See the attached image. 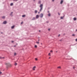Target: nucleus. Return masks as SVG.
Returning <instances> with one entry per match:
<instances>
[{
    "instance_id": "f257e3e1",
    "label": "nucleus",
    "mask_w": 77,
    "mask_h": 77,
    "mask_svg": "<svg viewBox=\"0 0 77 77\" xmlns=\"http://www.w3.org/2000/svg\"><path fill=\"white\" fill-rule=\"evenodd\" d=\"M6 65L7 66V68H8L9 66H10V67L12 66V64H10V63H6Z\"/></svg>"
},
{
    "instance_id": "f03ea898",
    "label": "nucleus",
    "mask_w": 77,
    "mask_h": 77,
    "mask_svg": "<svg viewBox=\"0 0 77 77\" xmlns=\"http://www.w3.org/2000/svg\"><path fill=\"white\" fill-rule=\"evenodd\" d=\"M43 5L42 4H41L40 5V11L41 12V11L42 10V6Z\"/></svg>"
},
{
    "instance_id": "7ed1b4c3",
    "label": "nucleus",
    "mask_w": 77,
    "mask_h": 77,
    "mask_svg": "<svg viewBox=\"0 0 77 77\" xmlns=\"http://www.w3.org/2000/svg\"><path fill=\"white\" fill-rule=\"evenodd\" d=\"M43 14L42 13L40 14V18H42V17H43Z\"/></svg>"
},
{
    "instance_id": "20e7f679",
    "label": "nucleus",
    "mask_w": 77,
    "mask_h": 77,
    "mask_svg": "<svg viewBox=\"0 0 77 77\" xmlns=\"http://www.w3.org/2000/svg\"><path fill=\"white\" fill-rule=\"evenodd\" d=\"M38 18H39V16L38 15H36V18L37 19Z\"/></svg>"
},
{
    "instance_id": "39448f33",
    "label": "nucleus",
    "mask_w": 77,
    "mask_h": 77,
    "mask_svg": "<svg viewBox=\"0 0 77 77\" xmlns=\"http://www.w3.org/2000/svg\"><path fill=\"white\" fill-rule=\"evenodd\" d=\"M36 68V66H34V67H33V68H32V69H33V70H35V68Z\"/></svg>"
},
{
    "instance_id": "423d86ee",
    "label": "nucleus",
    "mask_w": 77,
    "mask_h": 77,
    "mask_svg": "<svg viewBox=\"0 0 77 77\" xmlns=\"http://www.w3.org/2000/svg\"><path fill=\"white\" fill-rule=\"evenodd\" d=\"M35 19H36V18L34 17H33L32 18V20H35Z\"/></svg>"
},
{
    "instance_id": "0eeeda50",
    "label": "nucleus",
    "mask_w": 77,
    "mask_h": 77,
    "mask_svg": "<svg viewBox=\"0 0 77 77\" xmlns=\"http://www.w3.org/2000/svg\"><path fill=\"white\" fill-rule=\"evenodd\" d=\"M73 20L74 21H75L77 20V18H76L75 17L73 18Z\"/></svg>"
},
{
    "instance_id": "6e6552de",
    "label": "nucleus",
    "mask_w": 77,
    "mask_h": 77,
    "mask_svg": "<svg viewBox=\"0 0 77 77\" xmlns=\"http://www.w3.org/2000/svg\"><path fill=\"white\" fill-rule=\"evenodd\" d=\"M6 21H5L3 22V24H6Z\"/></svg>"
},
{
    "instance_id": "1a4fd4ad",
    "label": "nucleus",
    "mask_w": 77,
    "mask_h": 77,
    "mask_svg": "<svg viewBox=\"0 0 77 77\" xmlns=\"http://www.w3.org/2000/svg\"><path fill=\"white\" fill-rule=\"evenodd\" d=\"M41 1H38V3L39 4H41Z\"/></svg>"
},
{
    "instance_id": "9d476101",
    "label": "nucleus",
    "mask_w": 77,
    "mask_h": 77,
    "mask_svg": "<svg viewBox=\"0 0 77 77\" xmlns=\"http://www.w3.org/2000/svg\"><path fill=\"white\" fill-rule=\"evenodd\" d=\"M57 68L58 69H60V68H61V67L60 66H58L57 67Z\"/></svg>"
},
{
    "instance_id": "9b49d317",
    "label": "nucleus",
    "mask_w": 77,
    "mask_h": 77,
    "mask_svg": "<svg viewBox=\"0 0 77 77\" xmlns=\"http://www.w3.org/2000/svg\"><path fill=\"white\" fill-rule=\"evenodd\" d=\"M63 0H61L60 2V4H62V3H63Z\"/></svg>"
},
{
    "instance_id": "f8f14e48",
    "label": "nucleus",
    "mask_w": 77,
    "mask_h": 77,
    "mask_svg": "<svg viewBox=\"0 0 77 77\" xmlns=\"http://www.w3.org/2000/svg\"><path fill=\"white\" fill-rule=\"evenodd\" d=\"M2 18L4 19V18H5V16H3L2 17Z\"/></svg>"
},
{
    "instance_id": "ddd939ff",
    "label": "nucleus",
    "mask_w": 77,
    "mask_h": 77,
    "mask_svg": "<svg viewBox=\"0 0 77 77\" xmlns=\"http://www.w3.org/2000/svg\"><path fill=\"white\" fill-rule=\"evenodd\" d=\"M48 56H51V53H49V54H48Z\"/></svg>"
},
{
    "instance_id": "4468645a",
    "label": "nucleus",
    "mask_w": 77,
    "mask_h": 77,
    "mask_svg": "<svg viewBox=\"0 0 77 77\" xmlns=\"http://www.w3.org/2000/svg\"><path fill=\"white\" fill-rule=\"evenodd\" d=\"M14 26H13L11 27V29H14Z\"/></svg>"
},
{
    "instance_id": "2eb2a0df",
    "label": "nucleus",
    "mask_w": 77,
    "mask_h": 77,
    "mask_svg": "<svg viewBox=\"0 0 77 77\" xmlns=\"http://www.w3.org/2000/svg\"><path fill=\"white\" fill-rule=\"evenodd\" d=\"M22 17H26V15H23Z\"/></svg>"
},
{
    "instance_id": "dca6fc26",
    "label": "nucleus",
    "mask_w": 77,
    "mask_h": 77,
    "mask_svg": "<svg viewBox=\"0 0 77 77\" xmlns=\"http://www.w3.org/2000/svg\"><path fill=\"white\" fill-rule=\"evenodd\" d=\"M37 12H38V11H37L36 10H35V13H37Z\"/></svg>"
},
{
    "instance_id": "f3484780",
    "label": "nucleus",
    "mask_w": 77,
    "mask_h": 77,
    "mask_svg": "<svg viewBox=\"0 0 77 77\" xmlns=\"http://www.w3.org/2000/svg\"><path fill=\"white\" fill-rule=\"evenodd\" d=\"M5 58L4 57H0V59H4Z\"/></svg>"
},
{
    "instance_id": "a211bd4d",
    "label": "nucleus",
    "mask_w": 77,
    "mask_h": 77,
    "mask_svg": "<svg viewBox=\"0 0 77 77\" xmlns=\"http://www.w3.org/2000/svg\"><path fill=\"white\" fill-rule=\"evenodd\" d=\"M48 15L49 17H50V15H51V14H50V13H49L48 14Z\"/></svg>"
},
{
    "instance_id": "6ab92c4d",
    "label": "nucleus",
    "mask_w": 77,
    "mask_h": 77,
    "mask_svg": "<svg viewBox=\"0 0 77 77\" xmlns=\"http://www.w3.org/2000/svg\"><path fill=\"white\" fill-rule=\"evenodd\" d=\"M35 48H37V45H35Z\"/></svg>"
},
{
    "instance_id": "aec40b11",
    "label": "nucleus",
    "mask_w": 77,
    "mask_h": 77,
    "mask_svg": "<svg viewBox=\"0 0 77 77\" xmlns=\"http://www.w3.org/2000/svg\"><path fill=\"white\" fill-rule=\"evenodd\" d=\"M13 5V3H11V6H12Z\"/></svg>"
},
{
    "instance_id": "412c9836",
    "label": "nucleus",
    "mask_w": 77,
    "mask_h": 77,
    "mask_svg": "<svg viewBox=\"0 0 77 77\" xmlns=\"http://www.w3.org/2000/svg\"><path fill=\"white\" fill-rule=\"evenodd\" d=\"M60 18H61V19H63V17H61Z\"/></svg>"
},
{
    "instance_id": "4be33fe9",
    "label": "nucleus",
    "mask_w": 77,
    "mask_h": 77,
    "mask_svg": "<svg viewBox=\"0 0 77 77\" xmlns=\"http://www.w3.org/2000/svg\"><path fill=\"white\" fill-rule=\"evenodd\" d=\"M16 55H17V54H16V53H14V56H16Z\"/></svg>"
},
{
    "instance_id": "5701e85b",
    "label": "nucleus",
    "mask_w": 77,
    "mask_h": 77,
    "mask_svg": "<svg viewBox=\"0 0 77 77\" xmlns=\"http://www.w3.org/2000/svg\"><path fill=\"white\" fill-rule=\"evenodd\" d=\"M15 65H17V63H15L14 64Z\"/></svg>"
},
{
    "instance_id": "b1692460",
    "label": "nucleus",
    "mask_w": 77,
    "mask_h": 77,
    "mask_svg": "<svg viewBox=\"0 0 77 77\" xmlns=\"http://www.w3.org/2000/svg\"><path fill=\"white\" fill-rule=\"evenodd\" d=\"M36 43H37V44H39V42H36Z\"/></svg>"
},
{
    "instance_id": "393cba45",
    "label": "nucleus",
    "mask_w": 77,
    "mask_h": 77,
    "mask_svg": "<svg viewBox=\"0 0 77 77\" xmlns=\"http://www.w3.org/2000/svg\"><path fill=\"white\" fill-rule=\"evenodd\" d=\"M72 36H75V35H74V34H73V35H72Z\"/></svg>"
},
{
    "instance_id": "a878e982",
    "label": "nucleus",
    "mask_w": 77,
    "mask_h": 77,
    "mask_svg": "<svg viewBox=\"0 0 77 77\" xmlns=\"http://www.w3.org/2000/svg\"><path fill=\"white\" fill-rule=\"evenodd\" d=\"M35 60H38V59H37V58H35Z\"/></svg>"
},
{
    "instance_id": "bb28decb",
    "label": "nucleus",
    "mask_w": 77,
    "mask_h": 77,
    "mask_svg": "<svg viewBox=\"0 0 77 77\" xmlns=\"http://www.w3.org/2000/svg\"><path fill=\"white\" fill-rule=\"evenodd\" d=\"M48 30L49 31H50V29H48Z\"/></svg>"
},
{
    "instance_id": "cd10ccee",
    "label": "nucleus",
    "mask_w": 77,
    "mask_h": 77,
    "mask_svg": "<svg viewBox=\"0 0 77 77\" xmlns=\"http://www.w3.org/2000/svg\"><path fill=\"white\" fill-rule=\"evenodd\" d=\"M50 51V52H53V51L51 50Z\"/></svg>"
},
{
    "instance_id": "c85d7f7f",
    "label": "nucleus",
    "mask_w": 77,
    "mask_h": 77,
    "mask_svg": "<svg viewBox=\"0 0 77 77\" xmlns=\"http://www.w3.org/2000/svg\"><path fill=\"white\" fill-rule=\"evenodd\" d=\"M58 15H60V13H58Z\"/></svg>"
},
{
    "instance_id": "c756f323",
    "label": "nucleus",
    "mask_w": 77,
    "mask_h": 77,
    "mask_svg": "<svg viewBox=\"0 0 77 77\" xmlns=\"http://www.w3.org/2000/svg\"><path fill=\"white\" fill-rule=\"evenodd\" d=\"M23 22H22L21 23V24H23Z\"/></svg>"
},
{
    "instance_id": "7c9ffc66",
    "label": "nucleus",
    "mask_w": 77,
    "mask_h": 77,
    "mask_svg": "<svg viewBox=\"0 0 77 77\" xmlns=\"http://www.w3.org/2000/svg\"><path fill=\"white\" fill-rule=\"evenodd\" d=\"M60 34H59V35H58V37H59V36H60Z\"/></svg>"
},
{
    "instance_id": "2f4dec72",
    "label": "nucleus",
    "mask_w": 77,
    "mask_h": 77,
    "mask_svg": "<svg viewBox=\"0 0 77 77\" xmlns=\"http://www.w3.org/2000/svg\"><path fill=\"white\" fill-rule=\"evenodd\" d=\"M75 41H77V38L75 39Z\"/></svg>"
},
{
    "instance_id": "473e14b6",
    "label": "nucleus",
    "mask_w": 77,
    "mask_h": 77,
    "mask_svg": "<svg viewBox=\"0 0 77 77\" xmlns=\"http://www.w3.org/2000/svg\"><path fill=\"white\" fill-rule=\"evenodd\" d=\"M14 1H17L18 0H14Z\"/></svg>"
},
{
    "instance_id": "72a5a7b5",
    "label": "nucleus",
    "mask_w": 77,
    "mask_h": 77,
    "mask_svg": "<svg viewBox=\"0 0 77 77\" xmlns=\"http://www.w3.org/2000/svg\"><path fill=\"white\" fill-rule=\"evenodd\" d=\"M73 69H74L75 68V67H73Z\"/></svg>"
},
{
    "instance_id": "f704fd0d",
    "label": "nucleus",
    "mask_w": 77,
    "mask_h": 77,
    "mask_svg": "<svg viewBox=\"0 0 77 77\" xmlns=\"http://www.w3.org/2000/svg\"><path fill=\"white\" fill-rule=\"evenodd\" d=\"M0 74H2V72L0 71Z\"/></svg>"
},
{
    "instance_id": "c9c22d12",
    "label": "nucleus",
    "mask_w": 77,
    "mask_h": 77,
    "mask_svg": "<svg viewBox=\"0 0 77 77\" xmlns=\"http://www.w3.org/2000/svg\"><path fill=\"white\" fill-rule=\"evenodd\" d=\"M52 1L53 2H54V0H52Z\"/></svg>"
},
{
    "instance_id": "e433bc0d",
    "label": "nucleus",
    "mask_w": 77,
    "mask_h": 77,
    "mask_svg": "<svg viewBox=\"0 0 77 77\" xmlns=\"http://www.w3.org/2000/svg\"><path fill=\"white\" fill-rule=\"evenodd\" d=\"M11 42H14V41H12Z\"/></svg>"
},
{
    "instance_id": "4c0bfd02",
    "label": "nucleus",
    "mask_w": 77,
    "mask_h": 77,
    "mask_svg": "<svg viewBox=\"0 0 77 77\" xmlns=\"http://www.w3.org/2000/svg\"><path fill=\"white\" fill-rule=\"evenodd\" d=\"M13 12H11V14H13Z\"/></svg>"
},
{
    "instance_id": "58836bf2",
    "label": "nucleus",
    "mask_w": 77,
    "mask_h": 77,
    "mask_svg": "<svg viewBox=\"0 0 77 77\" xmlns=\"http://www.w3.org/2000/svg\"><path fill=\"white\" fill-rule=\"evenodd\" d=\"M39 32H41V31L39 30Z\"/></svg>"
},
{
    "instance_id": "ea45409f",
    "label": "nucleus",
    "mask_w": 77,
    "mask_h": 77,
    "mask_svg": "<svg viewBox=\"0 0 77 77\" xmlns=\"http://www.w3.org/2000/svg\"><path fill=\"white\" fill-rule=\"evenodd\" d=\"M41 45H42V43H41Z\"/></svg>"
},
{
    "instance_id": "a19ab883",
    "label": "nucleus",
    "mask_w": 77,
    "mask_h": 77,
    "mask_svg": "<svg viewBox=\"0 0 77 77\" xmlns=\"http://www.w3.org/2000/svg\"><path fill=\"white\" fill-rule=\"evenodd\" d=\"M77 29H76V32H77Z\"/></svg>"
},
{
    "instance_id": "79ce46f5",
    "label": "nucleus",
    "mask_w": 77,
    "mask_h": 77,
    "mask_svg": "<svg viewBox=\"0 0 77 77\" xmlns=\"http://www.w3.org/2000/svg\"><path fill=\"white\" fill-rule=\"evenodd\" d=\"M48 13H49V11H48Z\"/></svg>"
},
{
    "instance_id": "37998d69",
    "label": "nucleus",
    "mask_w": 77,
    "mask_h": 77,
    "mask_svg": "<svg viewBox=\"0 0 77 77\" xmlns=\"http://www.w3.org/2000/svg\"><path fill=\"white\" fill-rule=\"evenodd\" d=\"M49 59H50V57H49Z\"/></svg>"
},
{
    "instance_id": "c03bdc74",
    "label": "nucleus",
    "mask_w": 77,
    "mask_h": 77,
    "mask_svg": "<svg viewBox=\"0 0 77 77\" xmlns=\"http://www.w3.org/2000/svg\"><path fill=\"white\" fill-rule=\"evenodd\" d=\"M38 14H39V12H38Z\"/></svg>"
},
{
    "instance_id": "a18cd8bd",
    "label": "nucleus",
    "mask_w": 77,
    "mask_h": 77,
    "mask_svg": "<svg viewBox=\"0 0 77 77\" xmlns=\"http://www.w3.org/2000/svg\"><path fill=\"white\" fill-rule=\"evenodd\" d=\"M1 33H2V32H1Z\"/></svg>"
},
{
    "instance_id": "49530a36",
    "label": "nucleus",
    "mask_w": 77,
    "mask_h": 77,
    "mask_svg": "<svg viewBox=\"0 0 77 77\" xmlns=\"http://www.w3.org/2000/svg\"><path fill=\"white\" fill-rule=\"evenodd\" d=\"M34 1H35V0H34Z\"/></svg>"
},
{
    "instance_id": "de8ad7c7",
    "label": "nucleus",
    "mask_w": 77,
    "mask_h": 77,
    "mask_svg": "<svg viewBox=\"0 0 77 77\" xmlns=\"http://www.w3.org/2000/svg\"><path fill=\"white\" fill-rule=\"evenodd\" d=\"M56 52H57V51H56Z\"/></svg>"
}]
</instances>
